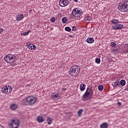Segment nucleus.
I'll list each match as a JSON object with an SVG mask.
<instances>
[{"label": "nucleus", "instance_id": "nucleus-17", "mask_svg": "<svg viewBox=\"0 0 128 128\" xmlns=\"http://www.w3.org/2000/svg\"><path fill=\"white\" fill-rule=\"evenodd\" d=\"M10 108L12 110H16L18 108V105L16 104H12L10 106Z\"/></svg>", "mask_w": 128, "mask_h": 128}, {"label": "nucleus", "instance_id": "nucleus-22", "mask_svg": "<svg viewBox=\"0 0 128 128\" xmlns=\"http://www.w3.org/2000/svg\"><path fill=\"white\" fill-rule=\"evenodd\" d=\"M92 20V17L88 16H86L84 18V22H90Z\"/></svg>", "mask_w": 128, "mask_h": 128}, {"label": "nucleus", "instance_id": "nucleus-2", "mask_svg": "<svg viewBox=\"0 0 128 128\" xmlns=\"http://www.w3.org/2000/svg\"><path fill=\"white\" fill-rule=\"evenodd\" d=\"M80 69L78 66H74L70 68V74L72 76H76L78 74H80Z\"/></svg>", "mask_w": 128, "mask_h": 128}, {"label": "nucleus", "instance_id": "nucleus-23", "mask_svg": "<svg viewBox=\"0 0 128 128\" xmlns=\"http://www.w3.org/2000/svg\"><path fill=\"white\" fill-rule=\"evenodd\" d=\"M118 22H120V21L118 20H116V19L112 20V24H118Z\"/></svg>", "mask_w": 128, "mask_h": 128}, {"label": "nucleus", "instance_id": "nucleus-7", "mask_svg": "<svg viewBox=\"0 0 128 128\" xmlns=\"http://www.w3.org/2000/svg\"><path fill=\"white\" fill-rule=\"evenodd\" d=\"M82 14V10L78 8H74L72 11V14L74 18H80Z\"/></svg>", "mask_w": 128, "mask_h": 128}, {"label": "nucleus", "instance_id": "nucleus-10", "mask_svg": "<svg viewBox=\"0 0 128 128\" xmlns=\"http://www.w3.org/2000/svg\"><path fill=\"white\" fill-rule=\"evenodd\" d=\"M68 4V0H60L59 6L62 8L66 6Z\"/></svg>", "mask_w": 128, "mask_h": 128}, {"label": "nucleus", "instance_id": "nucleus-9", "mask_svg": "<svg viewBox=\"0 0 128 128\" xmlns=\"http://www.w3.org/2000/svg\"><path fill=\"white\" fill-rule=\"evenodd\" d=\"M122 54H128V44H124L122 45V48H120Z\"/></svg>", "mask_w": 128, "mask_h": 128}, {"label": "nucleus", "instance_id": "nucleus-33", "mask_svg": "<svg viewBox=\"0 0 128 128\" xmlns=\"http://www.w3.org/2000/svg\"><path fill=\"white\" fill-rule=\"evenodd\" d=\"M72 32H75V30H76V26H72Z\"/></svg>", "mask_w": 128, "mask_h": 128}, {"label": "nucleus", "instance_id": "nucleus-28", "mask_svg": "<svg viewBox=\"0 0 128 128\" xmlns=\"http://www.w3.org/2000/svg\"><path fill=\"white\" fill-rule=\"evenodd\" d=\"M30 30H28L26 32L22 33L21 34H22V36H26L28 35V34H30Z\"/></svg>", "mask_w": 128, "mask_h": 128}, {"label": "nucleus", "instance_id": "nucleus-27", "mask_svg": "<svg viewBox=\"0 0 128 128\" xmlns=\"http://www.w3.org/2000/svg\"><path fill=\"white\" fill-rule=\"evenodd\" d=\"M95 62H96V64H100V58H96L95 60Z\"/></svg>", "mask_w": 128, "mask_h": 128}, {"label": "nucleus", "instance_id": "nucleus-13", "mask_svg": "<svg viewBox=\"0 0 128 128\" xmlns=\"http://www.w3.org/2000/svg\"><path fill=\"white\" fill-rule=\"evenodd\" d=\"M114 30H122L124 28V25L121 24H116L112 26Z\"/></svg>", "mask_w": 128, "mask_h": 128}, {"label": "nucleus", "instance_id": "nucleus-40", "mask_svg": "<svg viewBox=\"0 0 128 128\" xmlns=\"http://www.w3.org/2000/svg\"><path fill=\"white\" fill-rule=\"evenodd\" d=\"M0 128H4V126H2V125H0Z\"/></svg>", "mask_w": 128, "mask_h": 128}, {"label": "nucleus", "instance_id": "nucleus-1", "mask_svg": "<svg viewBox=\"0 0 128 128\" xmlns=\"http://www.w3.org/2000/svg\"><path fill=\"white\" fill-rule=\"evenodd\" d=\"M38 101V98L33 96H29L22 100V104L25 106H34Z\"/></svg>", "mask_w": 128, "mask_h": 128}, {"label": "nucleus", "instance_id": "nucleus-24", "mask_svg": "<svg viewBox=\"0 0 128 128\" xmlns=\"http://www.w3.org/2000/svg\"><path fill=\"white\" fill-rule=\"evenodd\" d=\"M120 84L122 86H126V80H120Z\"/></svg>", "mask_w": 128, "mask_h": 128}, {"label": "nucleus", "instance_id": "nucleus-6", "mask_svg": "<svg viewBox=\"0 0 128 128\" xmlns=\"http://www.w3.org/2000/svg\"><path fill=\"white\" fill-rule=\"evenodd\" d=\"M20 124V120H12V123L8 124V126L10 128H18Z\"/></svg>", "mask_w": 128, "mask_h": 128}, {"label": "nucleus", "instance_id": "nucleus-37", "mask_svg": "<svg viewBox=\"0 0 128 128\" xmlns=\"http://www.w3.org/2000/svg\"><path fill=\"white\" fill-rule=\"evenodd\" d=\"M28 88H30V84H28L26 86V88H28Z\"/></svg>", "mask_w": 128, "mask_h": 128}, {"label": "nucleus", "instance_id": "nucleus-20", "mask_svg": "<svg viewBox=\"0 0 128 128\" xmlns=\"http://www.w3.org/2000/svg\"><path fill=\"white\" fill-rule=\"evenodd\" d=\"M114 88H118L120 86V81L116 80L113 84Z\"/></svg>", "mask_w": 128, "mask_h": 128}, {"label": "nucleus", "instance_id": "nucleus-34", "mask_svg": "<svg viewBox=\"0 0 128 128\" xmlns=\"http://www.w3.org/2000/svg\"><path fill=\"white\" fill-rule=\"evenodd\" d=\"M112 52L113 54H116L118 52V50H112Z\"/></svg>", "mask_w": 128, "mask_h": 128}, {"label": "nucleus", "instance_id": "nucleus-11", "mask_svg": "<svg viewBox=\"0 0 128 128\" xmlns=\"http://www.w3.org/2000/svg\"><path fill=\"white\" fill-rule=\"evenodd\" d=\"M60 94L58 92L53 93L51 96L52 98L54 100H60Z\"/></svg>", "mask_w": 128, "mask_h": 128}, {"label": "nucleus", "instance_id": "nucleus-31", "mask_svg": "<svg viewBox=\"0 0 128 128\" xmlns=\"http://www.w3.org/2000/svg\"><path fill=\"white\" fill-rule=\"evenodd\" d=\"M65 30L66 32H70V30H72V29L70 27H66Z\"/></svg>", "mask_w": 128, "mask_h": 128}, {"label": "nucleus", "instance_id": "nucleus-14", "mask_svg": "<svg viewBox=\"0 0 128 128\" xmlns=\"http://www.w3.org/2000/svg\"><path fill=\"white\" fill-rule=\"evenodd\" d=\"M36 120L38 122H39V124H42V122H44V117L42 116H38L36 118Z\"/></svg>", "mask_w": 128, "mask_h": 128}, {"label": "nucleus", "instance_id": "nucleus-36", "mask_svg": "<svg viewBox=\"0 0 128 128\" xmlns=\"http://www.w3.org/2000/svg\"><path fill=\"white\" fill-rule=\"evenodd\" d=\"M117 104H118L119 106H122V103L120 102H118L117 103Z\"/></svg>", "mask_w": 128, "mask_h": 128}, {"label": "nucleus", "instance_id": "nucleus-4", "mask_svg": "<svg viewBox=\"0 0 128 128\" xmlns=\"http://www.w3.org/2000/svg\"><path fill=\"white\" fill-rule=\"evenodd\" d=\"M4 60L8 64H12L16 60V56L12 54H8L4 56Z\"/></svg>", "mask_w": 128, "mask_h": 128}, {"label": "nucleus", "instance_id": "nucleus-8", "mask_svg": "<svg viewBox=\"0 0 128 128\" xmlns=\"http://www.w3.org/2000/svg\"><path fill=\"white\" fill-rule=\"evenodd\" d=\"M12 86H4L2 88V92L3 94H10L12 92Z\"/></svg>", "mask_w": 128, "mask_h": 128}, {"label": "nucleus", "instance_id": "nucleus-16", "mask_svg": "<svg viewBox=\"0 0 128 128\" xmlns=\"http://www.w3.org/2000/svg\"><path fill=\"white\" fill-rule=\"evenodd\" d=\"M88 44H93L94 42V40L92 38H88L86 40Z\"/></svg>", "mask_w": 128, "mask_h": 128}, {"label": "nucleus", "instance_id": "nucleus-19", "mask_svg": "<svg viewBox=\"0 0 128 128\" xmlns=\"http://www.w3.org/2000/svg\"><path fill=\"white\" fill-rule=\"evenodd\" d=\"M80 90H81V92H84V90H86V84H81L80 85Z\"/></svg>", "mask_w": 128, "mask_h": 128}, {"label": "nucleus", "instance_id": "nucleus-38", "mask_svg": "<svg viewBox=\"0 0 128 128\" xmlns=\"http://www.w3.org/2000/svg\"><path fill=\"white\" fill-rule=\"evenodd\" d=\"M62 90H66V88H63Z\"/></svg>", "mask_w": 128, "mask_h": 128}, {"label": "nucleus", "instance_id": "nucleus-39", "mask_svg": "<svg viewBox=\"0 0 128 128\" xmlns=\"http://www.w3.org/2000/svg\"><path fill=\"white\" fill-rule=\"evenodd\" d=\"M69 36H70V38H74V36H72V35H70Z\"/></svg>", "mask_w": 128, "mask_h": 128}, {"label": "nucleus", "instance_id": "nucleus-15", "mask_svg": "<svg viewBox=\"0 0 128 128\" xmlns=\"http://www.w3.org/2000/svg\"><path fill=\"white\" fill-rule=\"evenodd\" d=\"M24 18V14H18V16L16 17V20L18 22H20V20H22Z\"/></svg>", "mask_w": 128, "mask_h": 128}, {"label": "nucleus", "instance_id": "nucleus-25", "mask_svg": "<svg viewBox=\"0 0 128 128\" xmlns=\"http://www.w3.org/2000/svg\"><path fill=\"white\" fill-rule=\"evenodd\" d=\"M82 112H84V110L82 109H80L78 110V116H82Z\"/></svg>", "mask_w": 128, "mask_h": 128}, {"label": "nucleus", "instance_id": "nucleus-35", "mask_svg": "<svg viewBox=\"0 0 128 128\" xmlns=\"http://www.w3.org/2000/svg\"><path fill=\"white\" fill-rule=\"evenodd\" d=\"M3 32H4V29L0 28V34H2Z\"/></svg>", "mask_w": 128, "mask_h": 128}, {"label": "nucleus", "instance_id": "nucleus-41", "mask_svg": "<svg viewBox=\"0 0 128 128\" xmlns=\"http://www.w3.org/2000/svg\"><path fill=\"white\" fill-rule=\"evenodd\" d=\"M75 2H78V0H74Z\"/></svg>", "mask_w": 128, "mask_h": 128}, {"label": "nucleus", "instance_id": "nucleus-29", "mask_svg": "<svg viewBox=\"0 0 128 128\" xmlns=\"http://www.w3.org/2000/svg\"><path fill=\"white\" fill-rule=\"evenodd\" d=\"M98 90L100 91L102 90H104V86L102 85H99L98 86Z\"/></svg>", "mask_w": 128, "mask_h": 128}, {"label": "nucleus", "instance_id": "nucleus-3", "mask_svg": "<svg viewBox=\"0 0 128 128\" xmlns=\"http://www.w3.org/2000/svg\"><path fill=\"white\" fill-rule=\"evenodd\" d=\"M118 10L123 12H128V0L120 3L118 4Z\"/></svg>", "mask_w": 128, "mask_h": 128}, {"label": "nucleus", "instance_id": "nucleus-42", "mask_svg": "<svg viewBox=\"0 0 128 128\" xmlns=\"http://www.w3.org/2000/svg\"><path fill=\"white\" fill-rule=\"evenodd\" d=\"M70 0V2L72 1V0Z\"/></svg>", "mask_w": 128, "mask_h": 128}, {"label": "nucleus", "instance_id": "nucleus-30", "mask_svg": "<svg viewBox=\"0 0 128 128\" xmlns=\"http://www.w3.org/2000/svg\"><path fill=\"white\" fill-rule=\"evenodd\" d=\"M50 22H56V18L54 17H51L50 19Z\"/></svg>", "mask_w": 128, "mask_h": 128}, {"label": "nucleus", "instance_id": "nucleus-26", "mask_svg": "<svg viewBox=\"0 0 128 128\" xmlns=\"http://www.w3.org/2000/svg\"><path fill=\"white\" fill-rule=\"evenodd\" d=\"M68 22V18L64 17L62 18V22L64 24Z\"/></svg>", "mask_w": 128, "mask_h": 128}, {"label": "nucleus", "instance_id": "nucleus-18", "mask_svg": "<svg viewBox=\"0 0 128 128\" xmlns=\"http://www.w3.org/2000/svg\"><path fill=\"white\" fill-rule=\"evenodd\" d=\"M108 124L106 122H103L100 125V128H108Z\"/></svg>", "mask_w": 128, "mask_h": 128}, {"label": "nucleus", "instance_id": "nucleus-12", "mask_svg": "<svg viewBox=\"0 0 128 128\" xmlns=\"http://www.w3.org/2000/svg\"><path fill=\"white\" fill-rule=\"evenodd\" d=\"M26 46H27L29 50H34L36 48V45L32 44L30 43H27L26 44Z\"/></svg>", "mask_w": 128, "mask_h": 128}, {"label": "nucleus", "instance_id": "nucleus-5", "mask_svg": "<svg viewBox=\"0 0 128 128\" xmlns=\"http://www.w3.org/2000/svg\"><path fill=\"white\" fill-rule=\"evenodd\" d=\"M90 96H92V90L88 88L82 96V100L84 102L88 100L90 98Z\"/></svg>", "mask_w": 128, "mask_h": 128}, {"label": "nucleus", "instance_id": "nucleus-21", "mask_svg": "<svg viewBox=\"0 0 128 128\" xmlns=\"http://www.w3.org/2000/svg\"><path fill=\"white\" fill-rule=\"evenodd\" d=\"M47 122L48 124H52V119L50 116L47 117Z\"/></svg>", "mask_w": 128, "mask_h": 128}, {"label": "nucleus", "instance_id": "nucleus-32", "mask_svg": "<svg viewBox=\"0 0 128 128\" xmlns=\"http://www.w3.org/2000/svg\"><path fill=\"white\" fill-rule=\"evenodd\" d=\"M116 46V44L115 42H111L110 46H112V48H114V46Z\"/></svg>", "mask_w": 128, "mask_h": 128}]
</instances>
